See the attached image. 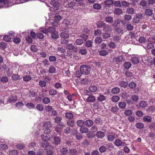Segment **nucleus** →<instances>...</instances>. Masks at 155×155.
Instances as JSON below:
<instances>
[{"label":"nucleus","instance_id":"1","mask_svg":"<svg viewBox=\"0 0 155 155\" xmlns=\"http://www.w3.org/2000/svg\"><path fill=\"white\" fill-rule=\"evenodd\" d=\"M49 143L47 142L46 144H44L42 145L43 147H45L46 154L47 155H52L53 153V147L49 144Z\"/></svg>","mask_w":155,"mask_h":155},{"label":"nucleus","instance_id":"2","mask_svg":"<svg viewBox=\"0 0 155 155\" xmlns=\"http://www.w3.org/2000/svg\"><path fill=\"white\" fill-rule=\"evenodd\" d=\"M91 67L87 65H82L80 67V69L82 72V74L87 75L90 74L91 71Z\"/></svg>","mask_w":155,"mask_h":155},{"label":"nucleus","instance_id":"3","mask_svg":"<svg viewBox=\"0 0 155 155\" xmlns=\"http://www.w3.org/2000/svg\"><path fill=\"white\" fill-rule=\"evenodd\" d=\"M51 123L49 121L44 123L43 127L45 130L44 132L46 133H49L51 131Z\"/></svg>","mask_w":155,"mask_h":155},{"label":"nucleus","instance_id":"4","mask_svg":"<svg viewBox=\"0 0 155 155\" xmlns=\"http://www.w3.org/2000/svg\"><path fill=\"white\" fill-rule=\"evenodd\" d=\"M143 18V15L141 13H137L133 18L132 22L134 24H138L140 21L142 20Z\"/></svg>","mask_w":155,"mask_h":155},{"label":"nucleus","instance_id":"5","mask_svg":"<svg viewBox=\"0 0 155 155\" xmlns=\"http://www.w3.org/2000/svg\"><path fill=\"white\" fill-rule=\"evenodd\" d=\"M114 144L117 147L124 146L126 145L125 142H123L119 139H116L114 142Z\"/></svg>","mask_w":155,"mask_h":155},{"label":"nucleus","instance_id":"6","mask_svg":"<svg viewBox=\"0 0 155 155\" xmlns=\"http://www.w3.org/2000/svg\"><path fill=\"white\" fill-rule=\"evenodd\" d=\"M66 48L70 50H72L74 52H77L78 50L77 48H75L74 45L72 44H67Z\"/></svg>","mask_w":155,"mask_h":155},{"label":"nucleus","instance_id":"7","mask_svg":"<svg viewBox=\"0 0 155 155\" xmlns=\"http://www.w3.org/2000/svg\"><path fill=\"white\" fill-rule=\"evenodd\" d=\"M41 139L44 141H47L49 140L51 138L50 136L48 133H45L41 136Z\"/></svg>","mask_w":155,"mask_h":155},{"label":"nucleus","instance_id":"8","mask_svg":"<svg viewBox=\"0 0 155 155\" xmlns=\"http://www.w3.org/2000/svg\"><path fill=\"white\" fill-rule=\"evenodd\" d=\"M8 0H0V8L8 6Z\"/></svg>","mask_w":155,"mask_h":155},{"label":"nucleus","instance_id":"9","mask_svg":"<svg viewBox=\"0 0 155 155\" xmlns=\"http://www.w3.org/2000/svg\"><path fill=\"white\" fill-rule=\"evenodd\" d=\"M61 16L59 15H58L54 18V22L53 23V25L58 26L59 25L58 22L60 21V20L61 19Z\"/></svg>","mask_w":155,"mask_h":155},{"label":"nucleus","instance_id":"10","mask_svg":"<svg viewBox=\"0 0 155 155\" xmlns=\"http://www.w3.org/2000/svg\"><path fill=\"white\" fill-rule=\"evenodd\" d=\"M143 120L145 122L150 123L152 121V118L150 116L146 115L143 117Z\"/></svg>","mask_w":155,"mask_h":155},{"label":"nucleus","instance_id":"11","mask_svg":"<svg viewBox=\"0 0 155 155\" xmlns=\"http://www.w3.org/2000/svg\"><path fill=\"white\" fill-rule=\"evenodd\" d=\"M54 140L53 142V144L56 145L59 144L60 143L61 139L58 137H55L54 138Z\"/></svg>","mask_w":155,"mask_h":155},{"label":"nucleus","instance_id":"12","mask_svg":"<svg viewBox=\"0 0 155 155\" xmlns=\"http://www.w3.org/2000/svg\"><path fill=\"white\" fill-rule=\"evenodd\" d=\"M139 56H135L131 58V62L134 64H137L139 63L140 61Z\"/></svg>","mask_w":155,"mask_h":155},{"label":"nucleus","instance_id":"13","mask_svg":"<svg viewBox=\"0 0 155 155\" xmlns=\"http://www.w3.org/2000/svg\"><path fill=\"white\" fill-rule=\"evenodd\" d=\"M105 134L104 132L99 131L97 132L96 136L100 139H102L105 136Z\"/></svg>","mask_w":155,"mask_h":155},{"label":"nucleus","instance_id":"14","mask_svg":"<svg viewBox=\"0 0 155 155\" xmlns=\"http://www.w3.org/2000/svg\"><path fill=\"white\" fill-rule=\"evenodd\" d=\"M84 124L87 127H91L93 126L94 122L92 120L89 119L85 121Z\"/></svg>","mask_w":155,"mask_h":155},{"label":"nucleus","instance_id":"15","mask_svg":"<svg viewBox=\"0 0 155 155\" xmlns=\"http://www.w3.org/2000/svg\"><path fill=\"white\" fill-rule=\"evenodd\" d=\"M95 100V97L93 95H89L86 99V101L88 102H93Z\"/></svg>","mask_w":155,"mask_h":155},{"label":"nucleus","instance_id":"16","mask_svg":"<svg viewBox=\"0 0 155 155\" xmlns=\"http://www.w3.org/2000/svg\"><path fill=\"white\" fill-rule=\"evenodd\" d=\"M123 58L121 56H119L117 57H115L113 58V62L115 64H117L119 62L121 61Z\"/></svg>","mask_w":155,"mask_h":155},{"label":"nucleus","instance_id":"17","mask_svg":"<svg viewBox=\"0 0 155 155\" xmlns=\"http://www.w3.org/2000/svg\"><path fill=\"white\" fill-rule=\"evenodd\" d=\"M105 24L103 21H100L97 22L96 25L98 28H101L104 27Z\"/></svg>","mask_w":155,"mask_h":155},{"label":"nucleus","instance_id":"18","mask_svg":"<svg viewBox=\"0 0 155 155\" xmlns=\"http://www.w3.org/2000/svg\"><path fill=\"white\" fill-rule=\"evenodd\" d=\"M88 130V129L85 126H83L80 128V131L82 133H87Z\"/></svg>","mask_w":155,"mask_h":155},{"label":"nucleus","instance_id":"19","mask_svg":"<svg viewBox=\"0 0 155 155\" xmlns=\"http://www.w3.org/2000/svg\"><path fill=\"white\" fill-rule=\"evenodd\" d=\"M17 99L16 96L12 95L9 97L8 101L9 102L14 103L16 101Z\"/></svg>","mask_w":155,"mask_h":155},{"label":"nucleus","instance_id":"20","mask_svg":"<svg viewBox=\"0 0 155 155\" xmlns=\"http://www.w3.org/2000/svg\"><path fill=\"white\" fill-rule=\"evenodd\" d=\"M115 138V135L108 134L107 136V141L109 142L113 141Z\"/></svg>","mask_w":155,"mask_h":155},{"label":"nucleus","instance_id":"21","mask_svg":"<svg viewBox=\"0 0 155 155\" xmlns=\"http://www.w3.org/2000/svg\"><path fill=\"white\" fill-rule=\"evenodd\" d=\"M134 9L132 7H128L126 10L127 12L130 14H133L134 13Z\"/></svg>","mask_w":155,"mask_h":155},{"label":"nucleus","instance_id":"22","mask_svg":"<svg viewBox=\"0 0 155 155\" xmlns=\"http://www.w3.org/2000/svg\"><path fill=\"white\" fill-rule=\"evenodd\" d=\"M118 107L120 108L121 109H124L126 107V104L124 102H120L118 103Z\"/></svg>","mask_w":155,"mask_h":155},{"label":"nucleus","instance_id":"23","mask_svg":"<svg viewBox=\"0 0 155 155\" xmlns=\"http://www.w3.org/2000/svg\"><path fill=\"white\" fill-rule=\"evenodd\" d=\"M114 13L115 14L119 15L122 14L123 11L120 8H117L114 10Z\"/></svg>","mask_w":155,"mask_h":155},{"label":"nucleus","instance_id":"24","mask_svg":"<svg viewBox=\"0 0 155 155\" xmlns=\"http://www.w3.org/2000/svg\"><path fill=\"white\" fill-rule=\"evenodd\" d=\"M48 71L50 74H52L54 73L56 71V69L53 66L51 65H50Z\"/></svg>","mask_w":155,"mask_h":155},{"label":"nucleus","instance_id":"25","mask_svg":"<svg viewBox=\"0 0 155 155\" xmlns=\"http://www.w3.org/2000/svg\"><path fill=\"white\" fill-rule=\"evenodd\" d=\"M136 127L137 129H142L144 127V124L141 122H138L135 124Z\"/></svg>","mask_w":155,"mask_h":155},{"label":"nucleus","instance_id":"26","mask_svg":"<svg viewBox=\"0 0 155 155\" xmlns=\"http://www.w3.org/2000/svg\"><path fill=\"white\" fill-rule=\"evenodd\" d=\"M111 99L113 102H116L120 100V97L118 96L115 95L112 96Z\"/></svg>","mask_w":155,"mask_h":155},{"label":"nucleus","instance_id":"27","mask_svg":"<svg viewBox=\"0 0 155 155\" xmlns=\"http://www.w3.org/2000/svg\"><path fill=\"white\" fill-rule=\"evenodd\" d=\"M76 3L75 2L73 1H71L68 2L67 4V6L68 7L70 8H74V7L75 6Z\"/></svg>","mask_w":155,"mask_h":155},{"label":"nucleus","instance_id":"28","mask_svg":"<svg viewBox=\"0 0 155 155\" xmlns=\"http://www.w3.org/2000/svg\"><path fill=\"white\" fill-rule=\"evenodd\" d=\"M145 13L148 16H150L153 14V12L152 10L150 9H147L145 10Z\"/></svg>","mask_w":155,"mask_h":155},{"label":"nucleus","instance_id":"29","mask_svg":"<svg viewBox=\"0 0 155 155\" xmlns=\"http://www.w3.org/2000/svg\"><path fill=\"white\" fill-rule=\"evenodd\" d=\"M64 126V125L63 124H59L55 128V130L57 132H61Z\"/></svg>","mask_w":155,"mask_h":155},{"label":"nucleus","instance_id":"30","mask_svg":"<svg viewBox=\"0 0 155 155\" xmlns=\"http://www.w3.org/2000/svg\"><path fill=\"white\" fill-rule=\"evenodd\" d=\"M97 87L94 85L91 86L89 87V90L91 92H94L97 90Z\"/></svg>","mask_w":155,"mask_h":155},{"label":"nucleus","instance_id":"31","mask_svg":"<svg viewBox=\"0 0 155 155\" xmlns=\"http://www.w3.org/2000/svg\"><path fill=\"white\" fill-rule=\"evenodd\" d=\"M105 21L107 23H111L113 21V18L111 16H107L105 18Z\"/></svg>","mask_w":155,"mask_h":155},{"label":"nucleus","instance_id":"32","mask_svg":"<svg viewBox=\"0 0 155 155\" xmlns=\"http://www.w3.org/2000/svg\"><path fill=\"white\" fill-rule=\"evenodd\" d=\"M67 124L68 126L73 127L75 124L74 121L72 119H70L67 121Z\"/></svg>","mask_w":155,"mask_h":155},{"label":"nucleus","instance_id":"33","mask_svg":"<svg viewBox=\"0 0 155 155\" xmlns=\"http://www.w3.org/2000/svg\"><path fill=\"white\" fill-rule=\"evenodd\" d=\"M106 97L103 95L100 94L97 97V100L99 101H102L106 100Z\"/></svg>","mask_w":155,"mask_h":155},{"label":"nucleus","instance_id":"34","mask_svg":"<svg viewBox=\"0 0 155 155\" xmlns=\"http://www.w3.org/2000/svg\"><path fill=\"white\" fill-rule=\"evenodd\" d=\"M27 95L31 97H34L36 95V93L34 91H29L27 93Z\"/></svg>","mask_w":155,"mask_h":155},{"label":"nucleus","instance_id":"35","mask_svg":"<svg viewBox=\"0 0 155 155\" xmlns=\"http://www.w3.org/2000/svg\"><path fill=\"white\" fill-rule=\"evenodd\" d=\"M128 83L127 81H121L120 83L121 87L124 88H126L128 85Z\"/></svg>","mask_w":155,"mask_h":155},{"label":"nucleus","instance_id":"36","mask_svg":"<svg viewBox=\"0 0 155 155\" xmlns=\"http://www.w3.org/2000/svg\"><path fill=\"white\" fill-rule=\"evenodd\" d=\"M74 117L73 114L71 112H67L65 114V117L68 119H72Z\"/></svg>","mask_w":155,"mask_h":155},{"label":"nucleus","instance_id":"37","mask_svg":"<svg viewBox=\"0 0 155 155\" xmlns=\"http://www.w3.org/2000/svg\"><path fill=\"white\" fill-rule=\"evenodd\" d=\"M57 91L56 90L54 89H51L49 91V93L51 95H54L57 94Z\"/></svg>","mask_w":155,"mask_h":155},{"label":"nucleus","instance_id":"38","mask_svg":"<svg viewBox=\"0 0 155 155\" xmlns=\"http://www.w3.org/2000/svg\"><path fill=\"white\" fill-rule=\"evenodd\" d=\"M93 41L91 40H87L85 42V45L87 48L91 47L92 46Z\"/></svg>","mask_w":155,"mask_h":155},{"label":"nucleus","instance_id":"39","mask_svg":"<svg viewBox=\"0 0 155 155\" xmlns=\"http://www.w3.org/2000/svg\"><path fill=\"white\" fill-rule=\"evenodd\" d=\"M140 107L142 108H145L147 105V101H141L140 102L139 104Z\"/></svg>","mask_w":155,"mask_h":155},{"label":"nucleus","instance_id":"40","mask_svg":"<svg viewBox=\"0 0 155 155\" xmlns=\"http://www.w3.org/2000/svg\"><path fill=\"white\" fill-rule=\"evenodd\" d=\"M124 66L125 68L128 69L131 67V64L130 62H126L124 63Z\"/></svg>","mask_w":155,"mask_h":155},{"label":"nucleus","instance_id":"41","mask_svg":"<svg viewBox=\"0 0 155 155\" xmlns=\"http://www.w3.org/2000/svg\"><path fill=\"white\" fill-rule=\"evenodd\" d=\"M12 79L14 81H17L20 79V76L17 74H14L12 77Z\"/></svg>","mask_w":155,"mask_h":155},{"label":"nucleus","instance_id":"42","mask_svg":"<svg viewBox=\"0 0 155 155\" xmlns=\"http://www.w3.org/2000/svg\"><path fill=\"white\" fill-rule=\"evenodd\" d=\"M120 91L119 88L118 87H115L113 88L111 90V92L112 93L117 94Z\"/></svg>","mask_w":155,"mask_h":155},{"label":"nucleus","instance_id":"43","mask_svg":"<svg viewBox=\"0 0 155 155\" xmlns=\"http://www.w3.org/2000/svg\"><path fill=\"white\" fill-rule=\"evenodd\" d=\"M84 43L83 39H77L75 41V43L77 45H80Z\"/></svg>","mask_w":155,"mask_h":155},{"label":"nucleus","instance_id":"44","mask_svg":"<svg viewBox=\"0 0 155 155\" xmlns=\"http://www.w3.org/2000/svg\"><path fill=\"white\" fill-rule=\"evenodd\" d=\"M147 2L149 5L155 8V0H148Z\"/></svg>","mask_w":155,"mask_h":155},{"label":"nucleus","instance_id":"45","mask_svg":"<svg viewBox=\"0 0 155 155\" xmlns=\"http://www.w3.org/2000/svg\"><path fill=\"white\" fill-rule=\"evenodd\" d=\"M42 102L45 104H48L50 102V98L48 97L44 98L42 100Z\"/></svg>","mask_w":155,"mask_h":155},{"label":"nucleus","instance_id":"46","mask_svg":"<svg viewBox=\"0 0 155 155\" xmlns=\"http://www.w3.org/2000/svg\"><path fill=\"white\" fill-rule=\"evenodd\" d=\"M10 36L9 35H5L3 38V40L6 42H9L11 40Z\"/></svg>","mask_w":155,"mask_h":155},{"label":"nucleus","instance_id":"47","mask_svg":"<svg viewBox=\"0 0 155 155\" xmlns=\"http://www.w3.org/2000/svg\"><path fill=\"white\" fill-rule=\"evenodd\" d=\"M111 27L105 24L103 27V30H105L106 31H111Z\"/></svg>","mask_w":155,"mask_h":155},{"label":"nucleus","instance_id":"48","mask_svg":"<svg viewBox=\"0 0 155 155\" xmlns=\"http://www.w3.org/2000/svg\"><path fill=\"white\" fill-rule=\"evenodd\" d=\"M77 151L75 149H71L69 151V155H77Z\"/></svg>","mask_w":155,"mask_h":155},{"label":"nucleus","instance_id":"49","mask_svg":"<svg viewBox=\"0 0 155 155\" xmlns=\"http://www.w3.org/2000/svg\"><path fill=\"white\" fill-rule=\"evenodd\" d=\"M8 79L6 76H3L1 78L0 81L2 83H6L8 82Z\"/></svg>","mask_w":155,"mask_h":155},{"label":"nucleus","instance_id":"50","mask_svg":"<svg viewBox=\"0 0 155 155\" xmlns=\"http://www.w3.org/2000/svg\"><path fill=\"white\" fill-rule=\"evenodd\" d=\"M93 7L94 9L98 10L100 9L101 8V6L99 4L95 3L93 5Z\"/></svg>","mask_w":155,"mask_h":155},{"label":"nucleus","instance_id":"51","mask_svg":"<svg viewBox=\"0 0 155 155\" xmlns=\"http://www.w3.org/2000/svg\"><path fill=\"white\" fill-rule=\"evenodd\" d=\"M36 108L41 111H42L44 109V106L41 104H38L36 106Z\"/></svg>","mask_w":155,"mask_h":155},{"label":"nucleus","instance_id":"52","mask_svg":"<svg viewBox=\"0 0 155 155\" xmlns=\"http://www.w3.org/2000/svg\"><path fill=\"white\" fill-rule=\"evenodd\" d=\"M126 28L128 31H132L134 29V26L131 24H128L126 25Z\"/></svg>","mask_w":155,"mask_h":155},{"label":"nucleus","instance_id":"53","mask_svg":"<svg viewBox=\"0 0 155 155\" xmlns=\"http://www.w3.org/2000/svg\"><path fill=\"white\" fill-rule=\"evenodd\" d=\"M124 113L126 116H130L132 114L133 112L131 110H127L125 111Z\"/></svg>","mask_w":155,"mask_h":155},{"label":"nucleus","instance_id":"54","mask_svg":"<svg viewBox=\"0 0 155 155\" xmlns=\"http://www.w3.org/2000/svg\"><path fill=\"white\" fill-rule=\"evenodd\" d=\"M149 127L151 130L155 131V123L152 122L149 125Z\"/></svg>","mask_w":155,"mask_h":155},{"label":"nucleus","instance_id":"55","mask_svg":"<svg viewBox=\"0 0 155 155\" xmlns=\"http://www.w3.org/2000/svg\"><path fill=\"white\" fill-rule=\"evenodd\" d=\"M102 41V38L101 37H97L94 40V41L96 44H100Z\"/></svg>","mask_w":155,"mask_h":155},{"label":"nucleus","instance_id":"56","mask_svg":"<svg viewBox=\"0 0 155 155\" xmlns=\"http://www.w3.org/2000/svg\"><path fill=\"white\" fill-rule=\"evenodd\" d=\"M48 32L52 33L55 31L56 29L54 27L50 26L48 28Z\"/></svg>","mask_w":155,"mask_h":155},{"label":"nucleus","instance_id":"57","mask_svg":"<svg viewBox=\"0 0 155 155\" xmlns=\"http://www.w3.org/2000/svg\"><path fill=\"white\" fill-rule=\"evenodd\" d=\"M122 6L125 7H129L130 6V3L126 1H123L121 2Z\"/></svg>","mask_w":155,"mask_h":155},{"label":"nucleus","instance_id":"58","mask_svg":"<svg viewBox=\"0 0 155 155\" xmlns=\"http://www.w3.org/2000/svg\"><path fill=\"white\" fill-rule=\"evenodd\" d=\"M60 35L62 38H66L68 37L69 35L68 33L63 32L61 33Z\"/></svg>","mask_w":155,"mask_h":155},{"label":"nucleus","instance_id":"59","mask_svg":"<svg viewBox=\"0 0 155 155\" xmlns=\"http://www.w3.org/2000/svg\"><path fill=\"white\" fill-rule=\"evenodd\" d=\"M106 147L104 145L101 146L99 149V151L101 153H102L105 152L106 150Z\"/></svg>","mask_w":155,"mask_h":155},{"label":"nucleus","instance_id":"60","mask_svg":"<svg viewBox=\"0 0 155 155\" xmlns=\"http://www.w3.org/2000/svg\"><path fill=\"white\" fill-rule=\"evenodd\" d=\"M84 123V121L80 120L77 121V124L78 126L81 127L83 126Z\"/></svg>","mask_w":155,"mask_h":155},{"label":"nucleus","instance_id":"61","mask_svg":"<svg viewBox=\"0 0 155 155\" xmlns=\"http://www.w3.org/2000/svg\"><path fill=\"white\" fill-rule=\"evenodd\" d=\"M110 34L108 33H105L103 34V38L104 39H107L110 37Z\"/></svg>","mask_w":155,"mask_h":155},{"label":"nucleus","instance_id":"62","mask_svg":"<svg viewBox=\"0 0 155 155\" xmlns=\"http://www.w3.org/2000/svg\"><path fill=\"white\" fill-rule=\"evenodd\" d=\"M95 36H100L102 34V31L99 29L95 30L94 32Z\"/></svg>","mask_w":155,"mask_h":155},{"label":"nucleus","instance_id":"63","mask_svg":"<svg viewBox=\"0 0 155 155\" xmlns=\"http://www.w3.org/2000/svg\"><path fill=\"white\" fill-rule=\"evenodd\" d=\"M118 110V108L116 106H114L111 107L110 110L113 113H115L117 112Z\"/></svg>","mask_w":155,"mask_h":155},{"label":"nucleus","instance_id":"64","mask_svg":"<svg viewBox=\"0 0 155 155\" xmlns=\"http://www.w3.org/2000/svg\"><path fill=\"white\" fill-rule=\"evenodd\" d=\"M31 79V77L29 75H26L23 77V80L25 81H28Z\"/></svg>","mask_w":155,"mask_h":155}]
</instances>
